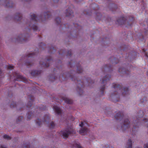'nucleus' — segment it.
Masks as SVG:
<instances>
[{
    "label": "nucleus",
    "mask_w": 148,
    "mask_h": 148,
    "mask_svg": "<svg viewBox=\"0 0 148 148\" xmlns=\"http://www.w3.org/2000/svg\"><path fill=\"white\" fill-rule=\"evenodd\" d=\"M129 127V122L128 119L124 120L123 125L121 126V128L123 130H125Z\"/></svg>",
    "instance_id": "nucleus-1"
},
{
    "label": "nucleus",
    "mask_w": 148,
    "mask_h": 148,
    "mask_svg": "<svg viewBox=\"0 0 148 148\" xmlns=\"http://www.w3.org/2000/svg\"><path fill=\"white\" fill-rule=\"evenodd\" d=\"M61 133L62 134V135L64 136L65 137H67L68 136V135L71 134L73 133L72 132H71L70 130H67L65 132H62Z\"/></svg>",
    "instance_id": "nucleus-2"
},
{
    "label": "nucleus",
    "mask_w": 148,
    "mask_h": 148,
    "mask_svg": "<svg viewBox=\"0 0 148 148\" xmlns=\"http://www.w3.org/2000/svg\"><path fill=\"white\" fill-rule=\"evenodd\" d=\"M54 111L58 114H59L61 113V110L60 108L57 106H55L53 107Z\"/></svg>",
    "instance_id": "nucleus-3"
},
{
    "label": "nucleus",
    "mask_w": 148,
    "mask_h": 148,
    "mask_svg": "<svg viewBox=\"0 0 148 148\" xmlns=\"http://www.w3.org/2000/svg\"><path fill=\"white\" fill-rule=\"evenodd\" d=\"M132 142L131 139H129L127 144L126 147L127 148H132Z\"/></svg>",
    "instance_id": "nucleus-4"
},
{
    "label": "nucleus",
    "mask_w": 148,
    "mask_h": 148,
    "mask_svg": "<svg viewBox=\"0 0 148 148\" xmlns=\"http://www.w3.org/2000/svg\"><path fill=\"white\" fill-rule=\"evenodd\" d=\"M87 132V130L86 128H82L81 130L79 131V133L80 134H81L82 135L84 134H83L84 133V134L86 133Z\"/></svg>",
    "instance_id": "nucleus-5"
},
{
    "label": "nucleus",
    "mask_w": 148,
    "mask_h": 148,
    "mask_svg": "<svg viewBox=\"0 0 148 148\" xmlns=\"http://www.w3.org/2000/svg\"><path fill=\"white\" fill-rule=\"evenodd\" d=\"M17 40L21 42H23L25 40L24 36L22 35H20L18 37Z\"/></svg>",
    "instance_id": "nucleus-6"
},
{
    "label": "nucleus",
    "mask_w": 148,
    "mask_h": 148,
    "mask_svg": "<svg viewBox=\"0 0 148 148\" xmlns=\"http://www.w3.org/2000/svg\"><path fill=\"white\" fill-rule=\"evenodd\" d=\"M117 90L118 92L120 93H121V92H122V94H124L125 92V89H124L123 88H121V89L118 88L117 89Z\"/></svg>",
    "instance_id": "nucleus-7"
},
{
    "label": "nucleus",
    "mask_w": 148,
    "mask_h": 148,
    "mask_svg": "<svg viewBox=\"0 0 148 148\" xmlns=\"http://www.w3.org/2000/svg\"><path fill=\"white\" fill-rule=\"evenodd\" d=\"M64 100L68 103H72L71 100L68 98H65Z\"/></svg>",
    "instance_id": "nucleus-8"
},
{
    "label": "nucleus",
    "mask_w": 148,
    "mask_h": 148,
    "mask_svg": "<svg viewBox=\"0 0 148 148\" xmlns=\"http://www.w3.org/2000/svg\"><path fill=\"white\" fill-rule=\"evenodd\" d=\"M31 27L34 30H36L37 29V27L36 25H31Z\"/></svg>",
    "instance_id": "nucleus-9"
},
{
    "label": "nucleus",
    "mask_w": 148,
    "mask_h": 148,
    "mask_svg": "<svg viewBox=\"0 0 148 148\" xmlns=\"http://www.w3.org/2000/svg\"><path fill=\"white\" fill-rule=\"evenodd\" d=\"M4 137L5 138L7 139H11L10 137L7 135H4Z\"/></svg>",
    "instance_id": "nucleus-10"
},
{
    "label": "nucleus",
    "mask_w": 148,
    "mask_h": 148,
    "mask_svg": "<svg viewBox=\"0 0 148 148\" xmlns=\"http://www.w3.org/2000/svg\"><path fill=\"white\" fill-rule=\"evenodd\" d=\"M145 148H148V143H146L145 145Z\"/></svg>",
    "instance_id": "nucleus-11"
},
{
    "label": "nucleus",
    "mask_w": 148,
    "mask_h": 148,
    "mask_svg": "<svg viewBox=\"0 0 148 148\" xmlns=\"http://www.w3.org/2000/svg\"><path fill=\"white\" fill-rule=\"evenodd\" d=\"M51 127H53V126H54V123L53 122H51Z\"/></svg>",
    "instance_id": "nucleus-12"
},
{
    "label": "nucleus",
    "mask_w": 148,
    "mask_h": 148,
    "mask_svg": "<svg viewBox=\"0 0 148 148\" xmlns=\"http://www.w3.org/2000/svg\"><path fill=\"white\" fill-rule=\"evenodd\" d=\"M40 64H41L42 65L44 66H46V67H48V65H46L45 64H44V63H42V62H40Z\"/></svg>",
    "instance_id": "nucleus-13"
},
{
    "label": "nucleus",
    "mask_w": 148,
    "mask_h": 148,
    "mask_svg": "<svg viewBox=\"0 0 148 148\" xmlns=\"http://www.w3.org/2000/svg\"><path fill=\"white\" fill-rule=\"evenodd\" d=\"M37 124L38 125H39L40 123H39V122H40V120H37Z\"/></svg>",
    "instance_id": "nucleus-14"
},
{
    "label": "nucleus",
    "mask_w": 148,
    "mask_h": 148,
    "mask_svg": "<svg viewBox=\"0 0 148 148\" xmlns=\"http://www.w3.org/2000/svg\"><path fill=\"white\" fill-rule=\"evenodd\" d=\"M84 125V123L82 122L79 125V126L82 127H83Z\"/></svg>",
    "instance_id": "nucleus-15"
},
{
    "label": "nucleus",
    "mask_w": 148,
    "mask_h": 148,
    "mask_svg": "<svg viewBox=\"0 0 148 148\" xmlns=\"http://www.w3.org/2000/svg\"><path fill=\"white\" fill-rule=\"evenodd\" d=\"M146 123L145 124L147 125L148 124V120H147V119H145Z\"/></svg>",
    "instance_id": "nucleus-16"
},
{
    "label": "nucleus",
    "mask_w": 148,
    "mask_h": 148,
    "mask_svg": "<svg viewBox=\"0 0 148 148\" xmlns=\"http://www.w3.org/2000/svg\"><path fill=\"white\" fill-rule=\"evenodd\" d=\"M106 80V77H105V78H104V79H103V80L102 82L103 83H105V80Z\"/></svg>",
    "instance_id": "nucleus-17"
},
{
    "label": "nucleus",
    "mask_w": 148,
    "mask_h": 148,
    "mask_svg": "<svg viewBox=\"0 0 148 148\" xmlns=\"http://www.w3.org/2000/svg\"><path fill=\"white\" fill-rule=\"evenodd\" d=\"M77 147L78 148H81V146L79 145H77Z\"/></svg>",
    "instance_id": "nucleus-18"
},
{
    "label": "nucleus",
    "mask_w": 148,
    "mask_h": 148,
    "mask_svg": "<svg viewBox=\"0 0 148 148\" xmlns=\"http://www.w3.org/2000/svg\"><path fill=\"white\" fill-rule=\"evenodd\" d=\"M73 13V12L72 11H71L70 12V13H69V14L72 16V15Z\"/></svg>",
    "instance_id": "nucleus-19"
},
{
    "label": "nucleus",
    "mask_w": 148,
    "mask_h": 148,
    "mask_svg": "<svg viewBox=\"0 0 148 148\" xmlns=\"http://www.w3.org/2000/svg\"><path fill=\"white\" fill-rule=\"evenodd\" d=\"M9 67V68H12L13 67V66H10Z\"/></svg>",
    "instance_id": "nucleus-20"
},
{
    "label": "nucleus",
    "mask_w": 148,
    "mask_h": 148,
    "mask_svg": "<svg viewBox=\"0 0 148 148\" xmlns=\"http://www.w3.org/2000/svg\"><path fill=\"white\" fill-rule=\"evenodd\" d=\"M121 21H120V20H119V21H117L118 22V23H120L119 22H120Z\"/></svg>",
    "instance_id": "nucleus-21"
},
{
    "label": "nucleus",
    "mask_w": 148,
    "mask_h": 148,
    "mask_svg": "<svg viewBox=\"0 0 148 148\" xmlns=\"http://www.w3.org/2000/svg\"><path fill=\"white\" fill-rule=\"evenodd\" d=\"M33 16H34V18L35 19V15H33Z\"/></svg>",
    "instance_id": "nucleus-22"
},
{
    "label": "nucleus",
    "mask_w": 148,
    "mask_h": 148,
    "mask_svg": "<svg viewBox=\"0 0 148 148\" xmlns=\"http://www.w3.org/2000/svg\"><path fill=\"white\" fill-rule=\"evenodd\" d=\"M66 15L68 16H69V15H68L67 14H66Z\"/></svg>",
    "instance_id": "nucleus-23"
}]
</instances>
